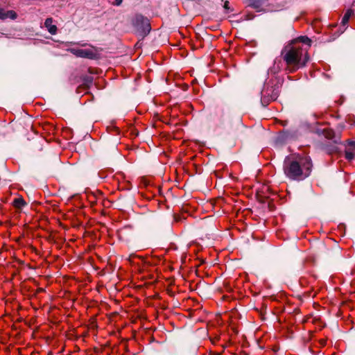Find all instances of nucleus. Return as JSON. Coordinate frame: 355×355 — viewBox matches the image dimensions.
I'll return each instance as SVG.
<instances>
[{
	"label": "nucleus",
	"instance_id": "obj_12",
	"mask_svg": "<svg viewBox=\"0 0 355 355\" xmlns=\"http://www.w3.org/2000/svg\"><path fill=\"white\" fill-rule=\"evenodd\" d=\"M228 5H229V2H228L227 1H226L225 2V4H224V8H225V9H228V8H229Z\"/></svg>",
	"mask_w": 355,
	"mask_h": 355
},
{
	"label": "nucleus",
	"instance_id": "obj_2",
	"mask_svg": "<svg viewBox=\"0 0 355 355\" xmlns=\"http://www.w3.org/2000/svg\"><path fill=\"white\" fill-rule=\"evenodd\" d=\"M312 167L310 157L291 154L285 158L283 169L286 177L289 180L302 181L311 175Z\"/></svg>",
	"mask_w": 355,
	"mask_h": 355
},
{
	"label": "nucleus",
	"instance_id": "obj_3",
	"mask_svg": "<svg viewBox=\"0 0 355 355\" xmlns=\"http://www.w3.org/2000/svg\"><path fill=\"white\" fill-rule=\"evenodd\" d=\"M279 93L278 87H273L268 83L261 92V101L268 103L270 101H275L277 98Z\"/></svg>",
	"mask_w": 355,
	"mask_h": 355
},
{
	"label": "nucleus",
	"instance_id": "obj_11",
	"mask_svg": "<svg viewBox=\"0 0 355 355\" xmlns=\"http://www.w3.org/2000/svg\"><path fill=\"white\" fill-rule=\"evenodd\" d=\"M122 1H123V0H115V4H116V6H119V5H121V3H122Z\"/></svg>",
	"mask_w": 355,
	"mask_h": 355
},
{
	"label": "nucleus",
	"instance_id": "obj_5",
	"mask_svg": "<svg viewBox=\"0 0 355 355\" xmlns=\"http://www.w3.org/2000/svg\"><path fill=\"white\" fill-rule=\"evenodd\" d=\"M44 26L51 35H55L57 33V26L53 24V19L51 17H49L45 20Z\"/></svg>",
	"mask_w": 355,
	"mask_h": 355
},
{
	"label": "nucleus",
	"instance_id": "obj_14",
	"mask_svg": "<svg viewBox=\"0 0 355 355\" xmlns=\"http://www.w3.org/2000/svg\"><path fill=\"white\" fill-rule=\"evenodd\" d=\"M325 343H326V341H325V340H322V345H324V344H325Z\"/></svg>",
	"mask_w": 355,
	"mask_h": 355
},
{
	"label": "nucleus",
	"instance_id": "obj_6",
	"mask_svg": "<svg viewBox=\"0 0 355 355\" xmlns=\"http://www.w3.org/2000/svg\"><path fill=\"white\" fill-rule=\"evenodd\" d=\"M7 18H10L12 19H15L17 18V14L13 10H8L6 11L2 8H0V19H6Z\"/></svg>",
	"mask_w": 355,
	"mask_h": 355
},
{
	"label": "nucleus",
	"instance_id": "obj_7",
	"mask_svg": "<svg viewBox=\"0 0 355 355\" xmlns=\"http://www.w3.org/2000/svg\"><path fill=\"white\" fill-rule=\"evenodd\" d=\"M26 205L25 200L23 198L19 197L17 198H15L12 202V205L18 209H21L23 207H24Z\"/></svg>",
	"mask_w": 355,
	"mask_h": 355
},
{
	"label": "nucleus",
	"instance_id": "obj_10",
	"mask_svg": "<svg viewBox=\"0 0 355 355\" xmlns=\"http://www.w3.org/2000/svg\"><path fill=\"white\" fill-rule=\"evenodd\" d=\"M326 137L329 139L332 138L333 132L331 130H327Z\"/></svg>",
	"mask_w": 355,
	"mask_h": 355
},
{
	"label": "nucleus",
	"instance_id": "obj_13",
	"mask_svg": "<svg viewBox=\"0 0 355 355\" xmlns=\"http://www.w3.org/2000/svg\"><path fill=\"white\" fill-rule=\"evenodd\" d=\"M147 26H148V31H150V24H147Z\"/></svg>",
	"mask_w": 355,
	"mask_h": 355
},
{
	"label": "nucleus",
	"instance_id": "obj_9",
	"mask_svg": "<svg viewBox=\"0 0 355 355\" xmlns=\"http://www.w3.org/2000/svg\"><path fill=\"white\" fill-rule=\"evenodd\" d=\"M345 158L348 160H352L354 158V154L352 152L346 151Z\"/></svg>",
	"mask_w": 355,
	"mask_h": 355
},
{
	"label": "nucleus",
	"instance_id": "obj_4",
	"mask_svg": "<svg viewBox=\"0 0 355 355\" xmlns=\"http://www.w3.org/2000/svg\"><path fill=\"white\" fill-rule=\"evenodd\" d=\"M69 51L74 55L80 58L93 59L96 56V53L94 50L89 49L72 48Z\"/></svg>",
	"mask_w": 355,
	"mask_h": 355
},
{
	"label": "nucleus",
	"instance_id": "obj_8",
	"mask_svg": "<svg viewBox=\"0 0 355 355\" xmlns=\"http://www.w3.org/2000/svg\"><path fill=\"white\" fill-rule=\"evenodd\" d=\"M352 10H347V12L345 13V15L342 19L341 22H342L343 25L345 26V24H347L348 23L349 19L350 17L352 16Z\"/></svg>",
	"mask_w": 355,
	"mask_h": 355
},
{
	"label": "nucleus",
	"instance_id": "obj_1",
	"mask_svg": "<svg viewBox=\"0 0 355 355\" xmlns=\"http://www.w3.org/2000/svg\"><path fill=\"white\" fill-rule=\"evenodd\" d=\"M311 40L306 36L299 37L288 44L284 50L283 58L291 71L306 65L309 60L308 50Z\"/></svg>",
	"mask_w": 355,
	"mask_h": 355
}]
</instances>
